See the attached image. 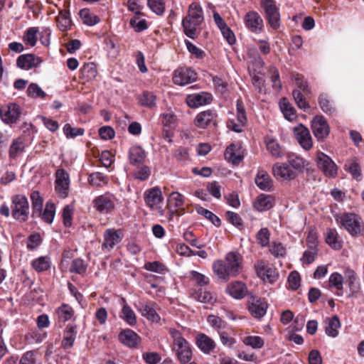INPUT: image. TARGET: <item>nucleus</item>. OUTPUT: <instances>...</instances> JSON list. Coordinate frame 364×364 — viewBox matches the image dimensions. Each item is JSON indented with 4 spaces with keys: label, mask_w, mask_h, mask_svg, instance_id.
<instances>
[{
    "label": "nucleus",
    "mask_w": 364,
    "mask_h": 364,
    "mask_svg": "<svg viewBox=\"0 0 364 364\" xmlns=\"http://www.w3.org/2000/svg\"><path fill=\"white\" fill-rule=\"evenodd\" d=\"M242 264V255L235 252H230L225 255V260L218 259L213 262V270L218 278L227 281L241 272Z\"/></svg>",
    "instance_id": "obj_1"
},
{
    "label": "nucleus",
    "mask_w": 364,
    "mask_h": 364,
    "mask_svg": "<svg viewBox=\"0 0 364 364\" xmlns=\"http://www.w3.org/2000/svg\"><path fill=\"white\" fill-rule=\"evenodd\" d=\"M204 21L203 10L198 2H192L187 11V16L182 20V27L186 36L195 39L197 36V27Z\"/></svg>",
    "instance_id": "obj_2"
},
{
    "label": "nucleus",
    "mask_w": 364,
    "mask_h": 364,
    "mask_svg": "<svg viewBox=\"0 0 364 364\" xmlns=\"http://www.w3.org/2000/svg\"><path fill=\"white\" fill-rule=\"evenodd\" d=\"M168 332L173 339L172 350L178 360L181 364H187L193 357L191 344L179 331L175 328H169Z\"/></svg>",
    "instance_id": "obj_3"
},
{
    "label": "nucleus",
    "mask_w": 364,
    "mask_h": 364,
    "mask_svg": "<svg viewBox=\"0 0 364 364\" xmlns=\"http://www.w3.org/2000/svg\"><path fill=\"white\" fill-rule=\"evenodd\" d=\"M338 225L344 228L352 237L361 236L364 232V223L361 217L353 213H343L335 215Z\"/></svg>",
    "instance_id": "obj_4"
},
{
    "label": "nucleus",
    "mask_w": 364,
    "mask_h": 364,
    "mask_svg": "<svg viewBox=\"0 0 364 364\" xmlns=\"http://www.w3.org/2000/svg\"><path fill=\"white\" fill-rule=\"evenodd\" d=\"M11 215L20 222H25L28 218L29 203L27 198L23 194L11 196Z\"/></svg>",
    "instance_id": "obj_5"
},
{
    "label": "nucleus",
    "mask_w": 364,
    "mask_h": 364,
    "mask_svg": "<svg viewBox=\"0 0 364 364\" xmlns=\"http://www.w3.org/2000/svg\"><path fill=\"white\" fill-rule=\"evenodd\" d=\"M144 200L146 205L156 213L159 216L164 215L163 208L164 198L161 191L158 187H154L146 190L144 193Z\"/></svg>",
    "instance_id": "obj_6"
},
{
    "label": "nucleus",
    "mask_w": 364,
    "mask_h": 364,
    "mask_svg": "<svg viewBox=\"0 0 364 364\" xmlns=\"http://www.w3.org/2000/svg\"><path fill=\"white\" fill-rule=\"evenodd\" d=\"M260 6L264 9L266 18L272 28L277 30L280 26V14L274 0H261Z\"/></svg>",
    "instance_id": "obj_7"
},
{
    "label": "nucleus",
    "mask_w": 364,
    "mask_h": 364,
    "mask_svg": "<svg viewBox=\"0 0 364 364\" xmlns=\"http://www.w3.org/2000/svg\"><path fill=\"white\" fill-rule=\"evenodd\" d=\"M257 276L264 282L273 283L279 277L277 269L264 260H259L255 264Z\"/></svg>",
    "instance_id": "obj_8"
},
{
    "label": "nucleus",
    "mask_w": 364,
    "mask_h": 364,
    "mask_svg": "<svg viewBox=\"0 0 364 364\" xmlns=\"http://www.w3.org/2000/svg\"><path fill=\"white\" fill-rule=\"evenodd\" d=\"M55 192L60 198H67L69 195V188L70 183V176L68 173L63 168H58L55 171Z\"/></svg>",
    "instance_id": "obj_9"
},
{
    "label": "nucleus",
    "mask_w": 364,
    "mask_h": 364,
    "mask_svg": "<svg viewBox=\"0 0 364 364\" xmlns=\"http://www.w3.org/2000/svg\"><path fill=\"white\" fill-rule=\"evenodd\" d=\"M316 164L326 177L335 178L337 176L338 167L336 164L324 153L321 151L317 153Z\"/></svg>",
    "instance_id": "obj_10"
},
{
    "label": "nucleus",
    "mask_w": 364,
    "mask_h": 364,
    "mask_svg": "<svg viewBox=\"0 0 364 364\" xmlns=\"http://www.w3.org/2000/svg\"><path fill=\"white\" fill-rule=\"evenodd\" d=\"M196 79L197 73L189 68H178L174 70L172 76L173 82L180 86L192 83Z\"/></svg>",
    "instance_id": "obj_11"
},
{
    "label": "nucleus",
    "mask_w": 364,
    "mask_h": 364,
    "mask_svg": "<svg viewBox=\"0 0 364 364\" xmlns=\"http://www.w3.org/2000/svg\"><path fill=\"white\" fill-rule=\"evenodd\" d=\"M246 28L255 33H260L264 30V21L255 11L247 12L243 18Z\"/></svg>",
    "instance_id": "obj_12"
},
{
    "label": "nucleus",
    "mask_w": 364,
    "mask_h": 364,
    "mask_svg": "<svg viewBox=\"0 0 364 364\" xmlns=\"http://www.w3.org/2000/svg\"><path fill=\"white\" fill-rule=\"evenodd\" d=\"M21 114V109L15 103H9L1 107L0 116L6 124L16 122Z\"/></svg>",
    "instance_id": "obj_13"
},
{
    "label": "nucleus",
    "mask_w": 364,
    "mask_h": 364,
    "mask_svg": "<svg viewBox=\"0 0 364 364\" xmlns=\"http://www.w3.org/2000/svg\"><path fill=\"white\" fill-rule=\"evenodd\" d=\"M122 237L123 234L121 230H116L114 228L107 229L103 234L102 249L109 251L122 241Z\"/></svg>",
    "instance_id": "obj_14"
},
{
    "label": "nucleus",
    "mask_w": 364,
    "mask_h": 364,
    "mask_svg": "<svg viewBox=\"0 0 364 364\" xmlns=\"http://www.w3.org/2000/svg\"><path fill=\"white\" fill-rule=\"evenodd\" d=\"M93 204L98 212L109 213L114 209V197L113 195L107 193L95 198Z\"/></svg>",
    "instance_id": "obj_15"
},
{
    "label": "nucleus",
    "mask_w": 364,
    "mask_h": 364,
    "mask_svg": "<svg viewBox=\"0 0 364 364\" xmlns=\"http://www.w3.org/2000/svg\"><path fill=\"white\" fill-rule=\"evenodd\" d=\"M267 302L264 299L252 296L248 300V310L256 318L263 317L267 313Z\"/></svg>",
    "instance_id": "obj_16"
},
{
    "label": "nucleus",
    "mask_w": 364,
    "mask_h": 364,
    "mask_svg": "<svg viewBox=\"0 0 364 364\" xmlns=\"http://www.w3.org/2000/svg\"><path fill=\"white\" fill-rule=\"evenodd\" d=\"M272 174L277 179L291 181L296 177L295 170L285 163H276L272 166Z\"/></svg>",
    "instance_id": "obj_17"
},
{
    "label": "nucleus",
    "mask_w": 364,
    "mask_h": 364,
    "mask_svg": "<svg viewBox=\"0 0 364 364\" xmlns=\"http://www.w3.org/2000/svg\"><path fill=\"white\" fill-rule=\"evenodd\" d=\"M311 129L315 137L318 140L325 139L330 132L328 124L323 116H316L313 119Z\"/></svg>",
    "instance_id": "obj_18"
},
{
    "label": "nucleus",
    "mask_w": 364,
    "mask_h": 364,
    "mask_svg": "<svg viewBox=\"0 0 364 364\" xmlns=\"http://www.w3.org/2000/svg\"><path fill=\"white\" fill-rule=\"evenodd\" d=\"M294 133L299 144L306 150L312 148L313 141L309 130L303 124L294 127Z\"/></svg>",
    "instance_id": "obj_19"
},
{
    "label": "nucleus",
    "mask_w": 364,
    "mask_h": 364,
    "mask_svg": "<svg viewBox=\"0 0 364 364\" xmlns=\"http://www.w3.org/2000/svg\"><path fill=\"white\" fill-rule=\"evenodd\" d=\"M244 150L240 143H233L227 147L225 159L234 165H237L244 158Z\"/></svg>",
    "instance_id": "obj_20"
},
{
    "label": "nucleus",
    "mask_w": 364,
    "mask_h": 364,
    "mask_svg": "<svg viewBox=\"0 0 364 364\" xmlns=\"http://www.w3.org/2000/svg\"><path fill=\"white\" fill-rule=\"evenodd\" d=\"M213 100L211 94L205 92L188 95L186 97V103L191 108H196L210 104Z\"/></svg>",
    "instance_id": "obj_21"
},
{
    "label": "nucleus",
    "mask_w": 364,
    "mask_h": 364,
    "mask_svg": "<svg viewBox=\"0 0 364 364\" xmlns=\"http://www.w3.org/2000/svg\"><path fill=\"white\" fill-rule=\"evenodd\" d=\"M237 120L238 123H235L231 120L228 122V126L235 132H242V128L246 124L247 117L243 102L241 100L237 101Z\"/></svg>",
    "instance_id": "obj_22"
},
{
    "label": "nucleus",
    "mask_w": 364,
    "mask_h": 364,
    "mask_svg": "<svg viewBox=\"0 0 364 364\" xmlns=\"http://www.w3.org/2000/svg\"><path fill=\"white\" fill-rule=\"evenodd\" d=\"M216 114L211 110H205L198 114L194 119L195 125L205 129L210 124H215Z\"/></svg>",
    "instance_id": "obj_23"
},
{
    "label": "nucleus",
    "mask_w": 364,
    "mask_h": 364,
    "mask_svg": "<svg viewBox=\"0 0 364 364\" xmlns=\"http://www.w3.org/2000/svg\"><path fill=\"white\" fill-rule=\"evenodd\" d=\"M198 348L204 353L209 354L216 346L215 342L205 333H200L196 337Z\"/></svg>",
    "instance_id": "obj_24"
},
{
    "label": "nucleus",
    "mask_w": 364,
    "mask_h": 364,
    "mask_svg": "<svg viewBox=\"0 0 364 364\" xmlns=\"http://www.w3.org/2000/svg\"><path fill=\"white\" fill-rule=\"evenodd\" d=\"M255 181L257 186L262 191H270L273 188V180L264 170L258 171Z\"/></svg>",
    "instance_id": "obj_25"
},
{
    "label": "nucleus",
    "mask_w": 364,
    "mask_h": 364,
    "mask_svg": "<svg viewBox=\"0 0 364 364\" xmlns=\"http://www.w3.org/2000/svg\"><path fill=\"white\" fill-rule=\"evenodd\" d=\"M275 204V198L272 195L262 193L254 202V208L258 211H266L271 209Z\"/></svg>",
    "instance_id": "obj_26"
},
{
    "label": "nucleus",
    "mask_w": 364,
    "mask_h": 364,
    "mask_svg": "<svg viewBox=\"0 0 364 364\" xmlns=\"http://www.w3.org/2000/svg\"><path fill=\"white\" fill-rule=\"evenodd\" d=\"M154 303H141L137 308L142 316L148 320L158 323L160 321V316L154 308Z\"/></svg>",
    "instance_id": "obj_27"
},
{
    "label": "nucleus",
    "mask_w": 364,
    "mask_h": 364,
    "mask_svg": "<svg viewBox=\"0 0 364 364\" xmlns=\"http://www.w3.org/2000/svg\"><path fill=\"white\" fill-rule=\"evenodd\" d=\"M226 291L232 297L236 299H240L246 295L247 288L244 283L236 281L230 283L227 286Z\"/></svg>",
    "instance_id": "obj_28"
},
{
    "label": "nucleus",
    "mask_w": 364,
    "mask_h": 364,
    "mask_svg": "<svg viewBox=\"0 0 364 364\" xmlns=\"http://www.w3.org/2000/svg\"><path fill=\"white\" fill-rule=\"evenodd\" d=\"M119 339L121 343L130 348L136 347L140 341L139 336L131 329H126L121 332L119 334Z\"/></svg>",
    "instance_id": "obj_29"
},
{
    "label": "nucleus",
    "mask_w": 364,
    "mask_h": 364,
    "mask_svg": "<svg viewBox=\"0 0 364 364\" xmlns=\"http://www.w3.org/2000/svg\"><path fill=\"white\" fill-rule=\"evenodd\" d=\"M325 332L328 336L336 338L338 335V328L341 327V322L338 316L328 317L325 319Z\"/></svg>",
    "instance_id": "obj_30"
},
{
    "label": "nucleus",
    "mask_w": 364,
    "mask_h": 364,
    "mask_svg": "<svg viewBox=\"0 0 364 364\" xmlns=\"http://www.w3.org/2000/svg\"><path fill=\"white\" fill-rule=\"evenodd\" d=\"M56 22L58 28L61 31L70 30L73 23L70 18V12L67 10H61L56 16Z\"/></svg>",
    "instance_id": "obj_31"
},
{
    "label": "nucleus",
    "mask_w": 364,
    "mask_h": 364,
    "mask_svg": "<svg viewBox=\"0 0 364 364\" xmlns=\"http://www.w3.org/2000/svg\"><path fill=\"white\" fill-rule=\"evenodd\" d=\"M41 62L39 58L32 54L22 55L17 59V65L21 68L28 70L38 65Z\"/></svg>",
    "instance_id": "obj_32"
},
{
    "label": "nucleus",
    "mask_w": 364,
    "mask_h": 364,
    "mask_svg": "<svg viewBox=\"0 0 364 364\" xmlns=\"http://www.w3.org/2000/svg\"><path fill=\"white\" fill-rule=\"evenodd\" d=\"M123 306L120 313V318L127 324L134 326L136 324V316L132 308L127 304L126 300L122 299Z\"/></svg>",
    "instance_id": "obj_33"
},
{
    "label": "nucleus",
    "mask_w": 364,
    "mask_h": 364,
    "mask_svg": "<svg viewBox=\"0 0 364 364\" xmlns=\"http://www.w3.org/2000/svg\"><path fill=\"white\" fill-rule=\"evenodd\" d=\"M280 109L286 119L293 122L297 118L296 112L293 106L286 97L281 99L279 102Z\"/></svg>",
    "instance_id": "obj_34"
},
{
    "label": "nucleus",
    "mask_w": 364,
    "mask_h": 364,
    "mask_svg": "<svg viewBox=\"0 0 364 364\" xmlns=\"http://www.w3.org/2000/svg\"><path fill=\"white\" fill-rule=\"evenodd\" d=\"M326 242L334 250L342 247V241L339 239L338 233L336 229L328 228L325 232Z\"/></svg>",
    "instance_id": "obj_35"
},
{
    "label": "nucleus",
    "mask_w": 364,
    "mask_h": 364,
    "mask_svg": "<svg viewBox=\"0 0 364 364\" xmlns=\"http://www.w3.org/2000/svg\"><path fill=\"white\" fill-rule=\"evenodd\" d=\"M77 331L73 326L68 325L63 333V338L61 346L65 349H70L73 347L76 338Z\"/></svg>",
    "instance_id": "obj_36"
},
{
    "label": "nucleus",
    "mask_w": 364,
    "mask_h": 364,
    "mask_svg": "<svg viewBox=\"0 0 364 364\" xmlns=\"http://www.w3.org/2000/svg\"><path fill=\"white\" fill-rule=\"evenodd\" d=\"M183 203V196L178 192H172L167 200V208L173 213L177 210L178 208L182 207Z\"/></svg>",
    "instance_id": "obj_37"
},
{
    "label": "nucleus",
    "mask_w": 364,
    "mask_h": 364,
    "mask_svg": "<svg viewBox=\"0 0 364 364\" xmlns=\"http://www.w3.org/2000/svg\"><path fill=\"white\" fill-rule=\"evenodd\" d=\"M80 77L89 82L94 80L97 75V66L94 63H87L80 69Z\"/></svg>",
    "instance_id": "obj_38"
},
{
    "label": "nucleus",
    "mask_w": 364,
    "mask_h": 364,
    "mask_svg": "<svg viewBox=\"0 0 364 364\" xmlns=\"http://www.w3.org/2000/svg\"><path fill=\"white\" fill-rule=\"evenodd\" d=\"M318 105L322 111L326 114H332L336 112L333 102L327 94L323 93L319 95Z\"/></svg>",
    "instance_id": "obj_39"
},
{
    "label": "nucleus",
    "mask_w": 364,
    "mask_h": 364,
    "mask_svg": "<svg viewBox=\"0 0 364 364\" xmlns=\"http://www.w3.org/2000/svg\"><path fill=\"white\" fill-rule=\"evenodd\" d=\"M145 151L139 146H133L129 150V161L132 164H140L144 161Z\"/></svg>",
    "instance_id": "obj_40"
},
{
    "label": "nucleus",
    "mask_w": 364,
    "mask_h": 364,
    "mask_svg": "<svg viewBox=\"0 0 364 364\" xmlns=\"http://www.w3.org/2000/svg\"><path fill=\"white\" fill-rule=\"evenodd\" d=\"M79 15L83 23L89 26H95L100 22V18L92 13L88 9L80 10Z\"/></svg>",
    "instance_id": "obj_41"
},
{
    "label": "nucleus",
    "mask_w": 364,
    "mask_h": 364,
    "mask_svg": "<svg viewBox=\"0 0 364 364\" xmlns=\"http://www.w3.org/2000/svg\"><path fill=\"white\" fill-rule=\"evenodd\" d=\"M242 342L253 349H260L264 345V339L259 336H246L242 338Z\"/></svg>",
    "instance_id": "obj_42"
},
{
    "label": "nucleus",
    "mask_w": 364,
    "mask_h": 364,
    "mask_svg": "<svg viewBox=\"0 0 364 364\" xmlns=\"http://www.w3.org/2000/svg\"><path fill=\"white\" fill-rule=\"evenodd\" d=\"M56 314L60 321L66 322L71 319L74 311L71 306L63 304L56 309Z\"/></svg>",
    "instance_id": "obj_43"
},
{
    "label": "nucleus",
    "mask_w": 364,
    "mask_h": 364,
    "mask_svg": "<svg viewBox=\"0 0 364 364\" xmlns=\"http://www.w3.org/2000/svg\"><path fill=\"white\" fill-rule=\"evenodd\" d=\"M108 178L100 172L90 173L88 176L90 185L95 187H102L108 183Z\"/></svg>",
    "instance_id": "obj_44"
},
{
    "label": "nucleus",
    "mask_w": 364,
    "mask_h": 364,
    "mask_svg": "<svg viewBox=\"0 0 364 364\" xmlns=\"http://www.w3.org/2000/svg\"><path fill=\"white\" fill-rule=\"evenodd\" d=\"M267 150L271 155L275 158H280L282 156V150L279 143L272 138L267 137L265 139Z\"/></svg>",
    "instance_id": "obj_45"
},
{
    "label": "nucleus",
    "mask_w": 364,
    "mask_h": 364,
    "mask_svg": "<svg viewBox=\"0 0 364 364\" xmlns=\"http://www.w3.org/2000/svg\"><path fill=\"white\" fill-rule=\"evenodd\" d=\"M344 169L349 172L354 179L357 181L361 180V169L359 164L355 160L347 161L344 165Z\"/></svg>",
    "instance_id": "obj_46"
},
{
    "label": "nucleus",
    "mask_w": 364,
    "mask_h": 364,
    "mask_svg": "<svg viewBox=\"0 0 364 364\" xmlns=\"http://www.w3.org/2000/svg\"><path fill=\"white\" fill-rule=\"evenodd\" d=\"M41 219L48 223H51L54 219L55 214V206L54 203L51 202H47L43 211H41V213H38Z\"/></svg>",
    "instance_id": "obj_47"
},
{
    "label": "nucleus",
    "mask_w": 364,
    "mask_h": 364,
    "mask_svg": "<svg viewBox=\"0 0 364 364\" xmlns=\"http://www.w3.org/2000/svg\"><path fill=\"white\" fill-rule=\"evenodd\" d=\"M50 257L44 256L34 259L31 265L36 272H41L48 270L50 267Z\"/></svg>",
    "instance_id": "obj_48"
},
{
    "label": "nucleus",
    "mask_w": 364,
    "mask_h": 364,
    "mask_svg": "<svg viewBox=\"0 0 364 364\" xmlns=\"http://www.w3.org/2000/svg\"><path fill=\"white\" fill-rule=\"evenodd\" d=\"M23 140L21 138L15 139L9 149V156L12 159H15L21 154L24 150Z\"/></svg>",
    "instance_id": "obj_49"
},
{
    "label": "nucleus",
    "mask_w": 364,
    "mask_h": 364,
    "mask_svg": "<svg viewBox=\"0 0 364 364\" xmlns=\"http://www.w3.org/2000/svg\"><path fill=\"white\" fill-rule=\"evenodd\" d=\"M286 164L289 165V167H291L293 170H295L296 174L298 171H301L305 166V162L304 159L295 155L289 156Z\"/></svg>",
    "instance_id": "obj_50"
},
{
    "label": "nucleus",
    "mask_w": 364,
    "mask_h": 364,
    "mask_svg": "<svg viewBox=\"0 0 364 364\" xmlns=\"http://www.w3.org/2000/svg\"><path fill=\"white\" fill-rule=\"evenodd\" d=\"M38 33V28L31 27L28 28L23 36V41L30 46H34L37 42V34Z\"/></svg>",
    "instance_id": "obj_51"
},
{
    "label": "nucleus",
    "mask_w": 364,
    "mask_h": 364,
    "mask_svg": "<svg viewBox=\"0 0 364 364\" xmlns=\"http://www.w3.org/2000/svg\"><path fill=\"white\" fill-rule=\"evenodd\" d=\"M328 285L330 288H335L338 291H341L343 289V277L338 273H332L328 279Z\"/></svg>",
    "instance_id": "obj_52"
},
{
    "label": "nucleus",
    "mask_w": 364,
    "mask_h": 364,
    "mask_svg": "<svg viewBox=\"0 0 364 364\" xmlns=\"http://www.w3.org/2000/svg\"><path fill=\"white\" fill-rule=\"evenodd\" d=\"M193 297L197 301L205 304H212L215 301V297L210 291H203L202 290L196 291L193 294Z\"/></svg>",
    "instance_id": "obj_53"
},
{
    "label": "nucleus",
    "mask_w": 364,
    "mask_h": 364,
    "mask_svg": "<svg viewBox=\"0 0 364 364\" xmlns=\"http://www.w3.org/2000/svg\"><path fill=\"white\" fill-rule=\"evenodd\" d=\"M30 197L32 202L33 213H41L43 208V199L40 193L37 191H34L31 193Z\"/></svg>",
    "instance_id": "obj_54"
},
{
    "label": "nucleus",
    "mask_w": 364,
    "mask_h": 364,
    "mask_svg": "<svg viewBox=\"0 0 364 364\" xmlns=\"http://www.w3.org/2000/svg\"><path fill=\"white\" fill-rule=\"evenodd\" d=\"M46 336V334L40 330H31L26 335V339L30 343H39L44 340Z\"/></svg>",
    "instance_id": "obj_55"
},
{
    "label": "nucleus",
    "mask_w": 364,
    "mask_h": 364,
    "mask_svg": "<svg viewBox=\"0 0 364 364\" xmlns=\"http://www.w3.org/2000/svg\"><path fill=\"white\" fill-rule=\"evenodd\" d=\"M148 6L157 15H162L165 11L164 0H147Z\"/></svg>",
    "instance_id": "obj_56"
},
{
    "label": "nucleus",
    "mask_w": 364,
    "mask_h": 364,
    "mask_svg": "<svg viewBox=\"0 0 364 364\" xmlns=\"http://www.w3.org/2000/svg\"><path fill=\"white\" fill-rule=\"evenodd\" d=\"M294 100L299 107V108L306 110L309 108V105L308 102L306 100L305 97H304L303 94L298 90H294L292 92Z\"/></svg>",
    "instance_id": "obj_57"
},
{
    "label": "nucleus",
    "mask_w": 364,
    "mask_h": 364,
    "mask_svg": "<svg viewBox=\"0 0 364 364\" xmlns=\"http://www.w3.org/2000/svg\"><path fill=\"white\" fill-rule=\"evenodd\" d=\"M292 79L294 80L296 86L301 90L306 95L310 94L311 90L309 87L306 80H305L304 76L299 73L293 74Z\"/></svg>",
    "instance_id": "obj_58"
},
{
    "label": "nucleus",
    "mask_w": 364,
    "mask_h": 364,
    "mask_svg": "<svg viewBox=\"0 0 364 364\" xmlns=\"http://www.w3.org/2000/svg\"><path fill=\"white\" fill-rule=\"evenodd\" d=\"M87 270V265L81 259H75L73 260L70 267L71 272H75L79 274H84Z\"/></svg>",
    "instance_id": "obj_59"
},
{
    "label": "nucleus",
    "mask_w": 364,
    "mask_h": 364,
    "mask_svg": "<svg viewBox=\"0 0 364 364\" xmlns=\"http://www.w3.org/2000/svg\"><path fill=\"white\" fill-rule=\"evenodd\" d=\"M63 132L67 138H74L82 136L84 134V129L82 128L72 127L70 124H65Z\"/></svg>",
    "instance_id": "obj_60"
},
{
    "label": "nucleus",
    "mask_w": 364,
    "mask_h": 364,
    "mask_svg": "<svg viewBox=\"0 0 364 364\" xmlns=\"http://www.w3.org/2000/svg\"><path fill=\"white\" fill-rule=\"evenodd\" d=\"M156 100V97L153 93L144 92L140 97L139 102L143 106L151 107L155 105Z\"/></svg>",
    "instance_id": "obj_61"
},
{
    "label": "nucleus",
    "mask_w": 364,
    "mask_h": 364,
    "mask_svg": "<svg viewBox=\"0 0 364 364\" xmlns=\"http://www.w3.org/2000/svg\"><path fill=\"white\" fill-rule=\"evenodd\" d=\"M191 279L200 287L207 285L209 283V279L205 275L200 274L196 271L190 272Z\"/></svg>",
    "instance_id": "obj_62"
},
{
    "label": "nucleus",
    "mask_w": 364,
    "mask_h": 364,
    "mask_svg": "<svg viewBox=\"0 0 364 364\" xmlns=\"http://www.w3.org/2000/svg\"><path fill=\"white\" fill-rule=\"evenodd\" d=\"M269 252L277 257H284L286 255V248L281 242H274L269 246Z\"/></svg>",
    "instance_id": "obj_63"
},
{
    "label": "nucleus",
    "mask_w": 364,
    "mask_h": 364,
    "mask_svg": "<svg viewBox=\"0 0 364 364\" xmlns=\"http://www.w3.org/2000/svg\"><path fill=\"white\" fill-rule=\"evenodd\" d=\"M270 232L267 228H262L257 234V240L262 247H266L269 243Z\"/></svg>",
    "instance_id": "obj_64"
}]
</instances>
